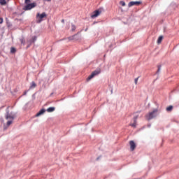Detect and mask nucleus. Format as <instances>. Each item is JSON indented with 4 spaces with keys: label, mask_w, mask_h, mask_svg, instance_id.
Listing matches in <instances>:
<instances>
[{
    "label": "nucleus",
    "mask_w": 179,
    "mask_h": 179,
    "mask_svg": "<svg viewBox=\"0 0 179 179\" xmlns=\"http://www.w3.org/2000/svg\"><path fill=\"white\" fill-rule=\"evenodd\" d=\"M46 1L47 2H51V0H44Z\"/></svg>",
    "instance_id": "nucleus-26"
},
{
    "label": "nucleus",
    "mask_w": 179,
    "mask_h": 179,
    "mask_svg": "<svg viewBox=\"0 0 179 179\" xmlns=\"http://www.w3.org/2000/svg\"><path fill=\"white\" fill-rule=\"evenodd\" d=\"M138 79H139V78H135V80H134L135 85L138 84Z\"/></svg>",
    "instance_id": "nucleus-21"
},
{
    "label": "nucleus",
    "mask_w": 179,
    "mask_h": 179,
    "mask_svg": "<svg viewBox=\"0 0 179 179\" xmlns=\"http://www.w3.org/2000/svg\"><path fill=\"white\" fill-rule=\"evenodd\" d=\"M27 94V92L25 91V92H24V96H26Z\"/></svg>",
    "instance_id": "nucleus-25"
},
{
    "label": "nucleus",
    "mask_w": 179,
    "mask_h": 179,
    "mask_svg": "<svg viewBox=\"0 0 179 179\" xmlns=\"http://www.w3.org/2000/svg\"><path fill=\"white\" fill-rule=\"evenodd\" d=\"M33 40L34 41H36L37 40V37L34 36Z\"/></svg>",
    "instance_id": "nucleus-24"
},
{
    "label": "nucleus",
    "mask_w": 179,
    "mask_h": 179,
    "mask_svg": "<svg viewBox=\"0 0 179 179\" xmlns=\"http://www.w3.org/2000/svg\"><path fill=\"white\" fill-rule=\"evenodd\" d=\"M6 120H15V115H13V113H9L8 108L6 109Z\"/></svg>",
    "instance_id": "nucleus-3"
},
{
    "label": "nucleus",
    "mask_w": 179,
    "mask_h": 179,
    "mask_svg": "<svg viewBox=\"0 0 179 179\" xmlns=\"http://www.w3.org/2000/svg\"><path fill=\"white\" fill-rule=\"evenodd\" d=\"M120 5H121L122 6H125V5H126L125 1H121L120 2Z\"/></svg>",
    "instance_id": "nucleus-18"
},
{
    "label": "nucleus",
    "mask_w": 179,
    "mask_h": 179,
    "mask_svg": "<svg viewBox=\"0 0 179 179\" xmlns=\"http://www.w3.org/2000/svg\"><path fill=\"white\" fill-rule=\"evenodd\" d=\"M25 3H27V5L30 3V0H25Z\"/></svg>",
    "instance_id": "nucleus-22"
},
{
    "label": "nucleus",
    "mask_w": 179,
    "mask_h": 179,
    "mask_svg": "<svg viewBox=\"0 0 179 179\" xmlns=\"http://www.w3.org/2000/svg\"><path fill=\"white\" fill-rule=\"evenodd\" d=\"M62 23H65V20H62Z\"/></svg>",
    "instance_id": "nucleus-27"
},
{
    "label": "nucleus",
    "mask_w": 179,
    "mask_h": 179,
    "mask_svg": "<svg viewBox=\"0 0 179 179\" xmlns=\"http://www.w3.org/2000/svg\"><path fill=\"white\" fill-rule=\"evenodd\" d=\"M4 129H6V128H4Z\"/></svg>",
    "instance_id": "nucleus-29"
},
{
    "label": "nucleus",
    "mask_w": 179,
    "mask_h": 179,
    "mask_svg": "<svg viewBox=\"0 0 179 179\" xmlns=\"http://www.w3.org/2000/svg\"><path fill=\"white\" fill-rule=\"evenodd\" d=\"M142 3V1H130L128 3L129 8H131V6H134L135 5H141Z\"/></svg>",
    "instance_id": "nucleus-7"
},
{
    "label": "nucleus",
    "mask_w": 179,
    "mask_h": 179,
    "mask_svg": "<svg viewBox=\"0 0 179 179\" xmlns=\"http://www.w3.org/2000/svg\"><path fill=\"white\" fill-rule=\"evenodd\" d=\"M137 117H134L133 119V123H131L130 125L131 127H132L133 128H136V120H137Z\"/></svg>",
    "instance_id": "nucleus-9"
},
{
    "label": "nucleus",
    "mask_w": 179,
    "mask_h": 179,
    "mask_svg": "<svg viewBox=\"0 0 179 179\" xmlns=\"http://www.w3.org/2000/svg\"><path fill=\"white\" fill-rule=\"evenodd\" d=\"M33 8H36V3H28L24 6V10H30V9H33Z\"/></svg>",
    "instance_id": "nucleus-4"
},
{
    "label": "nucleus",
    "mask_w": 179,
    "mask_h": 179,
    "mask_svg": "<svg viewBox=\"0 0 179 179\" xmlns=\"http://www.w3.org/2000/svg\"><path fill=\"white\" fill-rule=\"evenodd\" d=\"M44 17H47V13H42L41 14L40 13H38L36 14V22L38 23H41L43 20H44Z\"/></svg>",
    "instance_id": "nucleus-1"
},
{
    "label": "nucleus",
    "mask_w": 179,
    "mask_h": 179,
    "mask_svg": "<svg viewBox=\"0 0 179 179\" xmlns=\"http://www.w3.org/2000/svg\"><path fill=\"white\" fill-rule=\"evenodd\" d=\"M7 127H9L13 122V120H7Z\"/></svg>",
    "instance_id": "nucleus-17"
},
{
    "label": "nucleus",
    "mask_w": 179,
    "mask_h": 179,
    "mask_svg": "<svg viewBox=\"0 0 179 179\" xmlns=\"http://www.w3.org/2000/svg\"><path fill=\"white\" fill-rule=\"evenodd\" d=\"M15 51H16V49H15V48H11V49H10V52H15Z\"/></svg>",
    "instance_id": "nucleus-20"
},
{
    "label": "nucleus",
    "mask_w": 179,
    "mask_h": 179,
    "mask_svg": "<svg viewBox=\"0 0 179 179\" xmlns=\"http://www.w3.org/2000/svg\"><path fill=\"white\" fill-rule=\"evenodd\" d=\"M160 71H162V66H158V70L157 71V73H160Z\"/></svg>",
    "instance_id": "nucleus-19"
},
{
    "label": "nucleus",
    "mask_w": 179,
    "mask_h": 179,
    "mask_svg": "<svg viewBox=\"0 0 179 179\" xmlns=\"http://www.w3.org/2000/svg\"><path fill=\"white\" fill-rule=\"evenodd\" d=\"M101 14V11L99 10H96L92 13V15H91V17L92 19H95V17L100 16Z\"/></svg>",
    "instance_id": "nucleus-6"
},
{
    "label": "nucleus",
    "mask_w": 179,
    "mask_h": 179,
    "mask_svg": "<svg viewBox=\"0 0 179 179\" xmlns=\"http://www.w3.org/2000/svg\"><path fill=\"white\" fill-rule=\"evenodd\" d=\"M3 19L0 18V24H1V23H3Z\"/></svg>",
    "instance_id": "nucleus-23"
},
{
    "label": "nucleus",
    "mask_w": 179,
    "mask_h": 179,
    "mask_svg": "<svg viewBox=\"0 0 179 179\" xmlns=\"http://www.w3.org/2000/svg\"><path fill=\"white\" fill-rule=\"evenodd\" d=\"M71 30L73 31H75V30H76V26H75L74 24H72L71 25Z\"/></svg>",
    "instance_id": "nucleus-16"
},
{
    "label": "nucleus",
    "mask_w": 179,
    "mask_h": 179,
    "mask_svg": "<svg viewBox=\"0 0 179 179\" xmlns=\"http://www.w3.org/2000/svg\"><path fill=\"white\" fill-rule=\"evenodd\" d=\"M21 43H23V41H21Z\"/></svg>",
    "instance_id": "nucleus-28"
},
{
    "label": "nucleus",
    "mask_w": 179,
    "mask_h": 179,
    "mask_svg": "<svg viewBox=\"0 0 179 179\" xmlns=\"http://www.w3.org/2000/svg\"><path fill=\"white\" fill-rule=\"evenodd\" d=\"M162 41H163V36H161L158 38L157 44H161Z\"/></svg>",
    "instance_id": "nucleus-12"
},
{
    "label": "nucleus",
    "mask_w": 179,
    "mask_h": 179,
    "mask_svg": "<svg viewBox=\"0 0 179 179\" xmlns=\"http://www.w3.org/2000/svg\"><path fill=\"white\" fill-rule=\"evenodd\" d=\"M0 4L1 5H6V0H0Z\"/></svg>",
    "instance_id": "nucleus-14"
},
{
    "label": "nucleus",
    "mask_w": 179,
    "mask_h": 179,
    "mask_svg": "<svg viewBox=\"0 0 179 179\" xmlns=\"http://www.w3.org/2000/svg\"><path fill=\"white\" fill-rule=\"evenodd\" d=\"M46 111H48V113H52L53 111H55V107H50Z\"/></svg>",
    "instance_id": "nucleus-11"
},
{
    "label": "nucleus",
    "mask_w": 179,
    "mask_h": 179,
    "mask_svg": "<svg viewBox=\"0 0 179 179\" xmlns=\"http://www.w3.org/2000/svg\"><path fill=\"white\" fill-rule=\"evenodd\" d=\"M45 113V109H41L38 113H36V117H40V115H43Z\"/></svg>",
    "instance_id": "nucleus-10"
},
{
    "label": "nucleus",
    "mask_w": 179,
    "mask_h": 179,
    "mask_svg": "<svg viewBox=\"0 0 179 179\" xmlns=\"http://www.w3.org/2000/svg\"><path fill=\"white\" fill-rule=\"evenodd\" d=\"M99 73H100V71H94L92 72V74L87 78V81L89 82V80H90V79H93V78H94V76H96V75H99Z\"/></svg>",
    "instance_id": "nucleus-5"
},
{
    "label": "nucleus",
    "mask_w": 179,
    "mask_h": 179,
    "mask_svg": "<svg viewBox=\"0 0 179 179\" xmlns=\"http://www.w3.org/2000/svg\"><path fill=\"white\" fill-rule=\"evenodd\" d=\"M36 83L32 82L30 86V89H34V87H36Z\"/></svg>",
    "instance_id": "nucleus-13"
},
{
    "label": "nucleus",
    "mask_w": 179,
    "mask_h": 179,
    "mask_svg": "<svg viewBox=\"0 0 179 179\" xmlns=\"http://www.w3.org/2000/svg\"><path fill=\"white\" fill-rule=\"evenodd\" d=\"M173 110V106H169L166 108V111H171Z\"/></svg>",
    "instance_id": "nucleus-15"
},
{
    "label": "nucleus",
    "mask_w": 179,
    "mask_h": 179,
    "mask_svg": "<svg viewBox=\"0 0 179 179\" xmlns=\"http://www.w3.org/2000/svg\"><path fill=\"white\" fill-rule=\"evenodd\" d=\"M159 110L157 108L154 109L152 112H150L149 115H146L147 120H152V118H155V117H157V113Z\"/></svg>",
    "instance_id": "nucleus-2"
},
{
    "label": "nucleus",
    "mask_w": 179,
    "mask_h": 179,
    "mask_svg": "<svg viewBox=\"0 0 179 179\" xmlns=\"http://www.w3.org/2000/svg\"><path fill=\"white\" fill-rule=\"evenodd\" d=\"M129 145H130V150H131V152H133V150H135V148H136V144H135V142H134V141H131L129 142Z\"/></svg>",
    "instance_id": "nucleus-8"
}]
</instances>
